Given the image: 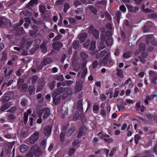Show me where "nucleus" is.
Here are the masks:
<instances>
[{
	"label": "nucleus",
	"mask_w": 157,
	"mask_h": 157,
	"mask_svg": "<svg viewBox=\"0 0 157 157\" xmlns=\"http://www.w3.org/2000/svg\"><path fill=\"white\" fill-rule=\"evenodd\" d=\"M98 136H100V138L101 139L104 138H109L110 137L109 135L107 134H104L102 133L101 132H99L97 134Z\"/></svg>",
	"instance_id": "nucleus-30"
},
{
	"label": "nucleus",
	"mask_w": 157,
	"mask_h": 157,
	"mask_svg": "<svg viewBox=\"0 0 157 157\" xmlns=\"http://www.w3.org/2000/svg\"><path fill=\"white\" fill-rule=\"evenodd\" d=\"M101 114L103 118H105L106 117L105 111L104 109H101Z\"/></svg>",
	"instance_id": "nucleus-50"
},
{
	"label": "nucleus",
	"mask_w": 157,
	"mask_h": 157,
	"mask_svg": "<svg viewBox=\"0 0 157 157\" xmlns=\"http://www.w3.org/2000/svg\"><path fill=\"white\" fill-rule=\"evenodd\" d=\"M69 21L70 23L71 24H76V21L75 19L73 17L70 18L69 19Z\"/></svg>",
	"instance_id": "nucleus-56"
},
{
	"label": "nucleus",
	"mask_w": 157,
	"mask_h": 157,
	"mask_svg": "<svg viewBox=\"0 0 157 157\" xmlns=\"http://www.w3.org/2000/svg\"><path fill=\"white\" fill-rule=\"evenodd\" d=\"M44 114L43 116V118L45 120L48 117L50 114V111L48 107H45L43 109Z\"/></svg>",
	"instance_id": "nucleus-13"
},
{
	"label": "nucleus",
	"mask_w": 157,
	"mask_h": 157,
	"mask_svg": "<svg viewBox=\"0 0 157 157\" xmlns=\"http://www.w3.org/2000/svg\"><path fill=\"white\" fill-rule=\"evenodd\" d=\"M75 12L78 14L82 13L84 12L83 8L82 7L78 8L77 10H75Z\"/></svg>",
	"instance_id": "nucleus-40"
},
{
	"label": "nucleus",
	"mask_w": 157,
	"mask_h": 157,
	"mask_svg": "<svg viewBox=\"0 0 157 157\" xmlns=\"http://www.w3.org/2000/svg\"><path fill=\"white\" fill-rule=\"evenodd\" d=\"M53 79L55 80L62 82L64 78L62 75H59L54 77Z\"/></svg>",
	"instance_id": "nucleus-27"
},
{
	"label": "nucleus",
	"mask_w": 157,
	"mask_h": 157,
	"mask_svg": "<svg viewBox=\"0 0 157 157\" xmlns=\"http://www.w3.org/2000/svg\"><path fill=\"white\" fill-rule=\"evenodd\" d=\"M23 80L20 79L17 81V84L18 89L22 92H25L27 90L28 86L25 83L23 84Z\"/></svg>",
	"instance_id": "nucleus-4"
},
{
	"label": "nucleus",
	"mask_w": 157,
	"mask_h": 157,
	"mask_svg": "<svg viewBox=\"0 0 157 157\" xmlns=\"http://www.w3.org/2000/svg\"><path fill=\"white\" fill-rule=\"evenodd\" d=\"M88 35L87 33H84L80 35L79 40L81 42H83L85 41Z\"/></svg>",
	"instance_id": "nucleus-24"
},
{
	"label": "nucleus",
	"mask_w": 157,
	"mask_h": 157,
	"mask_svg": "<svg viewBox=\"0 0 157 157\" xmlns=\"http://www.w3.org/2000/svg\"><path fill=\"white\" fill-rule=\"evenodd\" d=\"M28 146L25 144H21L20 147V149L21 152L25 153L28 149Z\"/></svg>",
	"instance_id": "nucleus-21"
},
{
	"label": "nucleus",
	"mask_w": 157,
	"mask_h": 157,
	"mask_svg": "<svg viewBox=\"0 0 157 157\" xmlns=\"http://www.w3.org/2000/svg\"><path fill=\"white\" fill-rule=\"evenodd\" d=\"M63 46V44L58 41L55 42L52 44L53 48L57 51H59Z\"/></svg>",
	"instance_id": "nucleus-11"
},
{
	"label": "nucleus",
	"mask_w": 157,
	"mask_h": 157,
	"mask_svg": "<svg viewBox=\"0 0 157 157\" xmlns=\"http://www.w3.org/2000/svg\"><path fill=\"white\" fill-rule=\"evenodd\" d=\"M148 16L151 19L155 18L157 17V13H151L148 14Z\"/></svg>",
	"instance_id": "nucleus-46"
},
{
	"label": "nucleus",
	"mask_w": 157,
	"mask_h": 157,
	"mask_svg": "<svg viewBox=\"0 0 157 157\" xmlns=\"http://www.w3.org/2000/svg\"><path fill=\"white\" fill-rule=\"evenodd\" d=\"M65 132H62L59 135L60 140L62 142H63L65 140Z\"/></svg>",
	"instance_id": "nucleus-37"
},
{
	"label": "nucleus",
	"mask_w": 157,
	"mask_h": 157,
	"mask_svg": "<svg viewBox=\"0 0 157 157\" xmlns=\"http://www.w3.org/2000/svg\"><path fill=\"white\" fill-rule=\"evenodd\" d=\"M46 140L45 139H43L41 142L40 145L41 147H43L46 143Z\"/></svg>",
	"instance_id": "nucleus-61"
},
{
	"label": "nucleus",
	"mask_w": 157,
	"mask_h": 157,
	"mask_svg": "<svg viewBox=\"0 0 157 157\" xmlns=\"http://www.w3.org/2000/svg\"><path fill=\"white\" fill-rule=\"evenodd\" d=\"M33 41L32 38H28L27 40L23 38L21 42L20 45L24 49L28 50L29 49L30 45Z\"/></svg>",
	"instance_id": "nucleus-3"
},
{
	"label": "nucleus",
	"mask_w": 157,
	"mask_h": 157,
	"mask_svg": "<svg viewBox=\"0 0 157 157\" xmlns=\"http://www.w3.org/2000/svg\"><path fill=\"white\" fill-rule=\"evenodd\" d=\"M96 41L92 40L90 43V45L89 48V50L90 51H93L95 50L96 48Z\"/></svg>",
	"instance_id": "nucleus-23"
},
{
	"label": "nucleus",
	"mask_w": 157,
	"mask_h": 157,
	"mask_svg": "<svg viewBox=\"0 0 157 157\" xmlns=\"http://www.w3.org/2000/svg\"><path fill=\"white\" fill-rule=\"evenodd\" d=\"M65 82L66 85L67 86H69L73 84V81L71 80H66Z\"/></svg>",
	"instance_id": "nucleus-62"
},
{
	"label": "nucleus",
	"mask_w": 157,
	"mask_h": 157,
	"mask_svg": "<svg viewBox=\"0 0 157 157\" xmlns=\"http://www.w3.org/2000/svg\"><path fill=\"white\" fill-rule=\"evenodd\" d=\"M132 52L131 51H127L124 52L123 54V56L126 58H128L130 57L132 54Z\"/></svg>",
	"instance_id": "nucleus-29"
},
{
	"label": "nucleus",
	"mask_w": 157,
	"mask_h": 157,
	"mask_svg": "<svg viewBox=\"0 0 157 157\" xmlns=\"http://www.w3.org/2000/svg\"><path fill=\"white\" fill-rule=\"evenodd\" d=\"M38 77L36 75L32 77L31 79L32 81L31 83L32 84H35L38 80Z\"/></svg>",
	"instance_id": "nucleus-36"
},
{
	"label": "nucleus",
	"mask_w": 157,
	"mask_h": 157,
	"mask_svg": "<svg viewBox=\"0 0 157 157\" xmlns=\"http://www.w3.org/2000/svg\"><path fill=\"white\" fill-rule=\"evenodd\" d=\"M82 60L87 59L88 55L84 52H82L80 54Z\"/></svg>",
	"instance_id": "nucleus-34"
},
{
	"label": "nucleus",
	"mask_w": 157,
	"mask_h": 157,
	"mask_svg": "<svg viewBox=\"0 0 157 157\" xmlns=\"http://www.w3.org/2000/svg\"><path fill=\"white\" fill-rule=\"evenodd\" d=\"M52 61V59L51 58H46L43 60L42 62V64L43 65L45 66L50 63Z\"/></svg>",
	"instance_id": "nucleus-18"
},
{
	"label": "nucleus",
	"mask_w": 157,
	"mask_h": 157,
	"mask_svg": "<svg viewBox=\"0 0 157 157\" xmlns=\"http://www.w3.org/2000/svg\"><path fill=\"white\" fill-rule=\"evenodd\" d=\"M128 10L131 12L135 13L139 10V7L138 6L133 7L131 5H126Z\"/></svg>",
	"instance_id": "nucleus-14"
},
{
	"label": "nucleus",
	"mask_w": 157,
	"mask_h": 157,
	"mask_svg": "<svg viewBox=\"0 0 157 157\" xmlns=\"http://www.w3.org/2000/svg\"><path fill=\"white\" fill-rule=\"evenodd\" d=\"M75 130V128L74 127H71L69 128L66 132L67 136H71Z\"/></svg>",
	"instance_id": "nucleus-22"
},
{
	"label": "nucleus",
	"mask_w": 157,
	"mask_h": 157,
	"mask_svg": "<svg viewBox=\"0 0 157 157\" xmlns=\"http://www.w3.org/2000/svg\"><path fill=\"white\" fill-rule=\"evenodd\" d=\"M65 88L61 87L57 89L52 94L53 102L55 105H57L59 104L62 97L61 94L65 92Z\"/></svg>",
	"instance_id": "nucleus-2"
},
{
	"label": "nucleus",
	"mask_w": 157,
	"mask_h": 157,
	"mask_svg": "<svg viewBox=\"0 0 157 157\" xmlns=\"http://www.w3.org/2000/svg\"><path fill=\"white\" fill-rule=\"evenodd\" d=\"M88 31L89 33H92L96 39H97L99 37V31L98 30L94 29L93 26L89 27Z\"/></svg>",
	"instance_id": "nucleus-6"
},
{
	"label": "nucleus",
	"mask_w": 157,
	"mask_h": 157,
	"mask_svg": "<svg viewBox=\"0 0 157 157\" xmlns=\"http://www.w3.org/2000/svg\"><path fill=\"white\" fill-rule=\"evenodd\" d=\"M14 145V144L13 142H9L7 144V145L10 149H12Z\"/></svg>",
	"instance_id": "nucleus-63"
},
{
	"label": "nucleus",
	"mask_w": 157,
	"mask_h": 157,
	"mask_svg": "<svg viewBox=\"0 0 157 157\" xmlns=\"http://www.w3.org/2000/svg\"><path fill=\"white\" fill-rule=\"evenodd\" d=\"M116 75L120 78H122L124 77L123 71L121 69H117Z\"/></svg>",
	"instance_id": "nucleus-25"
},
{
	"label": "nucleus",
	"mask_w": 157,
	"mask_h": 157,
	"mask_svg": "<svg viewBox=\"0 0 157 157\" xmlns=\"http://www.w3.org/2000/svg\"><path fill=\"white\" fill-rule=\"evenodd\" d=\"M83 82L82 80H79L76 82L75 86V92L76 93L79 92L82 89Z\"/></svg>",
	"instance_id": "nucleus-7"
},
{
	"label": "nucleus",
	"mask_w": 157,
	"mask_h": 157,
	"mask_svg": "<svg viewBox=\"0 0 157 157\" xmlns=\"http://www.w3.org/2000/svg\"><path fill=\"white\" fill-rule=\"evenodd\" d=\"M99 107L97 105H94L93 108V111L94 113H95V112L97 111L98 110Z\"/></svg>",
	"instance_id": "nucleus-53"
},
{
	"label": "nucleus",
	"mask_w": 157,
	"mask_h": 157,
	"mask_svg": "<svg viewBox=\"0 0 157 157\" xmlns=\"http://www.w3.org/2000/svg\"><path fill=\"white\" fill-rule=\"evenodd\" d=\"M31 150L33 152L34 155L36 156L40 155L41 153L40 148L36 145H34L32 147Z\"/></svg>",
	"instance_id": "nucleus-5"
},
{
	"label": "nucleus",
	"mask_w": 157,
	"mask_h": 157,
	"mask_svg": "<svg viewBox=\"0 0 157 157\" xmlns=\"http://www.w3.org/2000/svg\"><path fill=\"white\" fill-rule=\"evenodd\" d=\"M66 92L68 95H71L72 94V90L71 88H68L66 89Z\"/></svg>",
	"instance_id": "nucleus-64"
},
{
	"label": "nucleus",
	"mask_w": 157,
	"mask_h": 157,
	"mask_svg": "<svg viewBox=\"0 0 157 157\" xmlns=\"http://www.w3.org/2000/svg\"><path fill=\"white\" fill-rule=\"evenodd\" d=\"M49 86L51 90H53L55 87V85L54 82H52L49 84Z\"/></svg>",
	"instance_id": "nucleus-57"
},
{
	"label": "nucleus",
	"mask_w": 157,
	"mask_h": 157,
	"mask_svg": "<svg viewBox=\"0 0 157 157\" xmlns=\"http://www.w3.org/2000/svg\"><path fill=\"white\" fill-rule=\"evenodd\" d=\"M147 118L149 120L153 121L157 119V116L155 114L149 113L147 115Z\"/></svg>",
	"instance_id": "nucleus-17"
},
{
	"label": "nucleus",
	"mask_w": 157,
	"mask_h": 157,
	"mask_svg": "<svg viewBox=\"0 0 157 157\" xmlns=\"http://www.w3.org/2000/svg\"><path fill=\"white\" fill-rule=\"evenodd\" d=\"M34 43L35 45L37 48H38L40 46V43L41 40L39 39H36L34 40Z\"/></svg>",
	"instance_id": "nucleus-45"
},
{
	"label": "nucleus",
	"mask_w": 157,
	"mask_h": 157,
	"mask_svg": "<svg viewBox=\"0 0 157 157\" xmlns=\"http://www.w3.org/2000/svg\"><path fill=\"white\" fill-rule=\"evenodd\" d=\"M52 126L47 125L43 129V132L46 136H48L51 134Z\"/></svg>",
	"instance_id": "nucleus-10"
},
{
	"label": "nucleus",
	"mask_w": 157,
	"mask_h": 157,
	"mask_svg": "<svg viewBox=\"0 0 157 157\" xmlns=\"http://www.w3.org/2000/svg\"><path fill=\"white\" fill-rule=\"evenodd\" d=\"M87 130V128L84 126L81 127L79 130L78 133L77 135L78 138H80L86 132Z\"/></svg>",
	"instance_id": "nucleus-9"
},
{
	"label": "nucleus",
	"mask_w": 157,
	"mask_h": 157,
	"mask_svg": "<svg viewBox=\"0 0 157 157\" xmlns=\"http://www.w3.org/2000/svg\"><path fill=\"white\" fill-rule=\"evenodd\" d=\"M2 106L0 108V109L2 112H3L8 109L10 107V103H2Z\"/></svg>",
	"instance_id": "nucleus-16"
},
{
	"label": "nucleus",
	"mask_w": 157,
	"mask_h": 157,
	"mask_svg": "<svg viewBox=\"0 0 157 157\" xmlns=\"http://www.w3.org/2000/svg\"><path fill=\"white\" fill-rule=\"evenodd\" d=\"M89 8L91 12L94 14L96 15L97 14V10L96 9L94 8L93 6H90L89 7Z\"/></svg>",
	"instance_id": "nucleus-28"
},
{
	"label": "nucleus",
	"mask_w": 157,
	"mask_h": 157,
	"mask_svg": "<svg viewBox=\"0 0 157 157\" xmlns=\"http://www.w3.org/2000/svg\"><path fill=\"white\" fill-rule=\"evenodd\" d=\"M8 117L9 119L11 120L15 119L16 118V117L13 114H11L8 115Z\"/></svg>",
	"instance_id": "nucleus-52"
},
{
	"label": "nucleus",
	"mask_w": 157,
	"mask_h": 157,
	"mask_svg": "<svg viewBox=\"0 0 157 157\" xmlns=\"http://www.w3.org/2000/svg\"><path fill=\"white\" fill-rule=\"evenodd\" d=\"M39 10L40 12L42 13V14L44 15L46 9L44 6L42 5L39 6Z\"/></svg>",
	"instance_id": "nucleus-32"
},
{
	"label": "nucleus",
	"mask_w": 157,
	"mask_h": 157,
	"mask_svg": "<svg viewBox=\"0 0 157 157\" xmlns=\"http://www.w3.org/2000/svg\"><path fill=\"white\" fill-rule=\"evenodd\" d=\"M106 44L108 46H111L113 43V40L112 38L110 36H109L106 40Z\"/></svg>",
	"instance_id": "nucleus-26"
},
{
	"label": "nucleus",
	"mask_w": 157,
	"mask_h": 157,
	"mask_svg": "<svg viewBox=\"0 0 157 157\" xmlns=\"http://www.w3.org/2000/svg\"><path fill=\"white\" fill-rule=\"evenodd\" d=\"M153 36L152 35H149L147 36L146 37V44H148L150 42H151L152 39H153Z\"/></svg>",
	"instance_id": "nucleus-33"
},
{
	"label": "nucleus",
	"mask_w": 157,
	"mask_h": 157,
	"mask_svg": "<svg viewBox=\"0 0 157 157\" xmlns=\"http://www.w3.org/2000/svg\"><path fill=\"white\" fill-rule=\"evenodd\" d=\"M139 49L138 51L136 50V53H139L141 51H144L146 49V45H145L143 43H140L139 45Z\"/></svg>",
	"instance_id": "nucleus-15"
},
{
	"label": "nucleus",
	"mask_w": 157,
	"mask_h": 157,
	"mask_svg": "<svg viewBox=\"0 0 157 157\" xmlns=\"http://www.w3.org/2000/svg\"><path fill=\"white\" fill-rule=\"evenodd\" d=\"M27 102V100L26 99H23L21 101V104L23 106L25 107L26 105Z\"/></svg>",
	"instance_id": "nucleus-58"
},
{
	"label": "nucleus",
	"mask_w": 157,
	"mask_h": 157,
	"mask_svg": "<svg viewBox=\"0 0 157 157\" xmlns=\"http://www.w3.org/2000/svg\"><path fill=\"white\" fill-rule=\"evenodd\" d=\"M10 97L9 96H5L1 100L2 103H8V102L9 101Z\"/></svg>",
	"instance_id": "nucleus-43"
},
{
	"label": "nucleus",
	"mask_w": 157,
	"mask_h": 157,
	"mask_svg": "<svg viewBox=\"0 0 157 157\" xmlns=\"http://www.w3.org/2000/svg\"><path fill=\"white\" fill-rule=\"evenodd\" d=\"M34 155L33 152L31 150L30 151L27 152L26 154V156L27 157H33Z\"/></svg>",
	"instance_id": "nucleus-51"
},
{
	"label": "nucleus",
	"mask_w": 157,
	"mask_h": 157,
	"mask_svg": "<svg viewBox=\"0 0 157 157\" xmlns=\"http://www.w3.org/2000/svg\"><path fill=\"white\" fill-rule=\"evenodd\" d=\"M83 60V61L82 63V65H81V67H82V69H83V68H85V67L86 65V64H87V59H85V60Z\"/></svg>",
	"instance_id": "nucleus-49"
},
{
	"label": "nucleus",
	"mask_w": 157,
	"mask_h": 157,
	"mask_svg": "<svg viewBox=\"0 0 157 157\" xmlns=\"http://www.w3.org/2000/svg\"><path fill=\"white\" fill-rule=\"evenodd\" d=\"M9 20L6 18H0V27L6 26L10 24Z\"/></svg>",
	"instance_id": "nucleus-12"
},
{
	"label": "nucleus",
	"mask_w": 157,
	"mask_h": 157,
	"mask_svg": "<svg viewBox=\"0 0 157 157\" xmlns=\"http://www.w3.org/2000/svg\"><path fill=\"white\" fill-rule=\"evenodd\" d=\"M38 0H31L28 4L29 6H33L35 4L37 3Z\"/></svg>",
	"instance_id": "nucleus-41"
},
{
	"label": "nucleus",
	"mask_w": 157,
	"mask_h": 157,
	"mask_svg": "<svg viewBox=\"0 0 157 157\" xmlns=\"http://www.w3.org/2000/svg\"><path fill=\"white\" fill-rule=\"evenodd\" d=\"M64 0H57L56 2V4L57 5H62L63 4Z\"/></svg>",
	"instance_id": "nucleus-60"
},
{
	"label": "nucleus",
	"mask_w": 157,
	"mask_h": 157,
	"mask_svg": "<svg viewBox=\"0 0 157 157\" xmlns=\"http://www.w3.org/2000/svg\"><path fill=\"white\" fill-rule=\"evenodd\" d=\"M43 88V85H39L37 87L36 92L41 91Z\"/></svg>",
	"instance_id": "nucleus-54"
},
{
	"label": "nucleus",
	"mask_w": 157,
	"mask_h": 157,
	"mask_svg": "<svg viewBox=\"0 0 157 157\" xmlns=\"http://www.w3.org/2000/svg\"><path fill=\"white\" fill-rule=\"evenodd\" d=\"M64 12L66 13L67 10L70 8V5L67 2L65 3L64 5Z\"/></svg>",
	"instance_id": "nucleus-38"
},
{
	"label": "nucleus",
	"mask_w": 157,
	"mask_h": 157,
	"mask_svg": "<svg viewBox=\"0 0 157 157\" xmlns=\"http://www.w3.org/2000/svg\"><path fill=\"white\" fill-rule=\"evenodd\" d=\"M106 49L101 52L100 56L102 57L99 61V64L101 66L103 64L106 67H110L113 66V62L111 58L110 53Z\"/></svg>",
	"instance_id": "nucleus-1"
},
{
	"label": "nucleus",
	"mask_w": 157,
	"mask_h": 157,
	"mask_svg": "<svg viewBox=\"0 0 157 157\" xmlns=\"http://www.w3.org/2000/svg\"><path fill=\"white\" fill-rule=\"evenodd\" d=\"M17 110V108L15 106L11 107L10 109L8 110L7 112H10L12 113H15Z\"/></svg>",
	"instance_id": "nucleus-35"
},
{
	"label": "nucleus",
	"mask_w": 157,
	"mask_h": 157,
	"mask_svg": "<svg viewBox=\"0 0 157 157\" xmlns=\"http://www.w3.org/2000/svg\"><path fill=\"white\" fill-rule=\"evenodd\" d=\"M39 136V133L38 132H34L30 137L29 141L31 144H34L38 140Z\"/></svg>",
	"instance_id": "nucleus-8"
},
{
	"label": "nucleus",
	"mask_w": 157,
	"mask_h": 157,
	"mask_svg": "<svg viewBox=\"0 0 157 157\" xmlns=\"http://www.w3.org/2000/svg\"><path fill=\"white\" fill-rule=\"evenodd\" d=\"M98 62L97 60H94L92 63V67L93 69H96L98 65Z\"/></svg>",
	"instance_id": "nucleus-48"
},
{
	"label": "nucleus",
	"mask_w": 157,
	"mask_h": 157,
	"mask_svg": "<svg viewBox=\"0 0 157 157\" xmlns=\"http://www.w3.org/2000/svg\"><path fill=\"white\" fill-rule=\"evenodd\" d=\"M77 109L79 111L83 110V104L82 101L81 100H79L77 102Z\"/></svg>",
	"instance_id": "nucleus-20"
},
{
	"label": "nucleus",
	"mask_w": 157,
	"mask_h": 157,
	"mask_svg": "<svg viewBox=\"0 0 157 157\" xmlns=\"http://www.w3.org/2000/svg\"><path fill=\"white\" fill-rule=\"evenodd\" d=\"M61 38V35L59 34L56 36L53 40V41H57L58 40Z\"/></svg>",
	"instance_id": "nucleus-55"
},
{
	"label": "nucleus",
	"mask_w": 157,
	"mask_h": 157,
	"mask_svg": "<svg viewBox=\"0 0 157 157\" xmlns=\"http://www.w3.org/2000/svg\"><path fill=\"white\" fill-rule=\"evenodd\" d=\"M87 73V69L86 68H83V71L82 73L81 77L82 78H83L86 75Z\"/></svg>",
	"instance_id": "nucleus-47"
},
{
	"label": "nucleus",
	"mask_w": 157,
	"mask_h": 157,
	"mask_svg": "<svg viewBox=\"0 0 157 157\" xmlns=\"http://www.w3.org/2000/svg\"><path fill=\"white\" fill-rule=\"evenodd\" d=\"M106 35L104 34H102L101 36V41H105L106 39Z\"/></svg>",
	"instance_id": "nucleus-59"
},
{
	"label": "nucleus",
	"mask_w": 157,
	"mask_h": 157,
	"mask_svg": "<svg viewBox=\"0 0 157 157\" xmlns=\"http://www.w3.org/2000/svg\"><path fill=\"white\" fill-rule=\"evenodd\" d=\"M28 115L26 113H25L24 114V123L25 124H27L28 121Z\"/></svg>",
	"instance_id": "nucleus-44"
},
{
	"label": "nucleus",
	"mask_w": 157,
	"mask_h": 157,
	"mask_svg": "<svg viewBox=\"0 0 157 157\" xmlns=\"http://www.w3.org/2000/svg\"><path fill=\"white\" fill-rule=\"evenodd\" d=\"M35 89L34 85H30L28 89V91L30 95H32L35 94Z\"/></svg>",
	"instance_id": "nucleus-19"
},
{
	"label": "nucleus",
	"mask_w": 157,
	"mask_h": 157,
	"mask_svg": "<svg viewBox=\"0 0 157 157\" xmlns=\"http://www.w3.org/2000/svg\"><path fill=\"white\" fill-rule=\"evenodd\" d=\"M140 139V136L139 134H136L135 136L134 141L136 144H137L138 143L139 140Z\"/></svg>",
	"instance_id": "nucleus-42"
},
{
	"label": "nucleus",
	"mask_w": 157,
	"mask_h": 157,
	"mask_svg": "<svg viewBox=\"0 0 157 157\" xmlns=\"http://www.w3.org/2000/svg\"><path fill=\"white\" fill-rule=\"evenodd\" d=\"M73 46L75 50L78 49L79 47V43L78 41H74L73 43Z\"/></svg>",
	"instance_id": "nucleus-31"
},
{
	"label": "nucleus",
	"mask_w": 157,
	"mask_h": 157,
	"mask_svg": "<svg viewBox=\"0 0 157 157\" xmlns=\"http://www.w3.org/2000/svg\"><path fill=\"white\" fill-rule=\"evenodd\" d=\"M21 14H24L26 17H30L32 15L31 13L28 10L25 11H22L21 13Z\"/></svg>",
	"instance_id": "nucleus-39"
}]
</instances>
